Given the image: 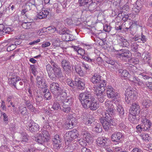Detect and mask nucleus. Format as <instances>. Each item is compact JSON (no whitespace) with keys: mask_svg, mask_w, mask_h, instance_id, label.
<instances>
[{"mask_svg":"<svg viewBox=\"0 0 152 152\" xmlns=\"http://www.w3.org/2000/svg\"><path fill=\"white\" fill-rule=\"evenodd\" d=\"M124 137L123 134L121 133L118 132H115L111 136L112 141L117 143L121 142Z\"/></svg>","mask_w":152,"mask_h":152,"instance_id":"dca6fc26","label":"nucleus"},{"mask_svg":"<svg viewBox=\"0 0 152 152\" xmlns=\"http://www.w3.org/2000/svg\"><path fill=\"white\" fill-rule=\"evenodd\" d=\"M34 86L33 85H31L29 87L28 89V92L29 94V96L30 97H32L33 96L32 94L35 90Z\"/></svg>","mask_w":152,"mask_h":152,"instance_id":"864d4df0","label":"nucleus"},{"mask_svg":"<svg viewBox=\"0 0 152 152\" xmlns=\"http://www.w3.org/2000/svg\"><path fill=\"white\" fill-rule=\"evenodd\" d=\"M66 132L64 135V139L65 144L67 145H69L74 139L77 137V133L76 130Z\"/></svg>","mask_w":152,"mask_h":152,"instance_id":"0eeeda50","label":"nucleus"},{"mask_svg":"<svg viewBox=\"0 0 152 152\" xmlns=\"http://www.w3.org/2000/svg\"><path fill=\"white\" fill-rule=\"evenodd\" d=\"M60 34H62L63 36L67 33L66 28H63L60 30L58 32Z\"/></svg>","mask_w":152,"mask_h":152,"instance_id":"69168bd1","label":"nucleus"},{"mask_svg":"<svg viewBox=\"0 0 152 152\" xmlns=\"http://www.w3.org/2000/svg\"><path fill=\"white\" fill-rule=\"evenodd\" d=\"M138 45L136 42L132 43L131 45L130 48L132 51L136 52L138 51Z\"/></svg>","mask_w":152,"mask_h":152,"instance_id":"09e8293b","label":"nucleus"},{"mask_svg":"<svg viewBox=\"0 0 152 152\" xmlns=\"http://www.w3.org/2000/svg\"><path fill=\"white\" fill-rule=\"evenodd\" d=\"M111 29V27L107 25H105L104 26V30L105 32H109Z\"/></svg>","mask_w":152,"mask_h":152,"instance_id":"338daca9","label":"nucleus"},{"mask_svg":"<svg viewBox=\"0 0 152 152\" xmlns=\"http://www.w3.org/2000/svg\"><path fill=\"white\" fill-rule=\"evenodd\" d=\"M62 108L59 103L57 102H54L53 106L51 108V110L54 111V110H61Z\"/></svg>","mask_w":152,"mask_h":152,"instance_id":"58836bf2","label":"nucleus"},{"mask_svg":"<svg viewBox=\"0 0 152 152\" xmlns=\"http://www.w3.org/2000/svg\"><path fill=\"white\" fill-rule=\"evenodd\" d=\"M128 119L131 123L133 124H136L138 122L139 115L138 114H132L130 113Z\"/></svg>","mask_w":152,"mask_h":152,"instance_id":"bb28decb","label":"nucleus"},{"mask_svg":"<svg viewBox=\"0 0 152 152\" xmlns=\"http://www.w3.org/2000/svg\"><path fill=\"white\" fill-rule=\"evenodd\" d=\"M82 66L85 70L86 71H89L91 67L88 64L85 63L84 62H82Z\"/></svg>","mask_w":152,"mask_h":152,"instance_id":"13d9d810","label":"nucleus"},{"mask_svg":"<svg viewBox=\"0 0 152 152\" xmlns=\"http://www.w3.org/2000/svg\"><path fill=\"white\" fill-rule=\"evenodd\" d=\"M94 99L91 93L88 91L81 93L79 95V99L84 108Z\"/></svg>","mask_w":152,"mask_h":152,"instance_id":"f03ea898","label":"nucleus"},{"mask_svg":"<svg viewBox=\"0 0 152 152\" xmlns=\"http://www.w3.org/2000/svg\"><path fill=\"white\" fill-rule=\"evenodd\" d=\"M43 92V93H45L44 96L46 100H49L51 99V94L48 89L47 88L45 89Z\"/></svg>","mask_w":152,"mask_h":152,"instance_id":"c03bdc74","label":"nucleus"},{"mask_svg":"<svg viewBox=\"0 0 152 152\" xmlns=\"http://www.w3.org/2000/svg\"><path fill=\"white\" fill-rule=\"evenodd\" d=\"M80 55L82 56V57L85 60L88 62L89 63H91L94 62L95 61L94 59H91L89 56L84 55L85 54V52L84 50L81 48H79L77 52Z\"/></svg>","mask_w":152,"mask_h":152,"instance_id":"4be33fe9","label":"nucleus"},{"mask_svg":"<svg viewBox=\"0 0 152 152\" xmlns=\"http://www.w3.org/2000/svg\"><path fill=\"white\" fill-rule=\"evenodd\" d=\"M21 26L25 29H34L35 28V24L34 22H23L22 23Z\"/></svg>","mask_w":152,"mask_h":152,"instance_id":"7c9ffc66","label":"nucleus"},{"mask_svg":"<svg viewBox=\"0 0 152 152\" xmlns=\"http://www.w3.org/2000/svg\"><path fill=\"white\" fill-rule=\"evenodd\" d=\"M98 146L101 147H106L108 145L110 140L105 137H100L98 138L96 141Z\"/></svg>","mask_w":152,"mask_h":152,"instance_id":"a211bd4d","label":"nucleus"},{"mask_svg":"<svg viewBox=\"0 0 152 152\" xmlns=\"http://www.w3.org/2000/svg\"><path fill=\"white\" fill-rule=\"evenodd\" d=\"M95 60V61H94V62H92V63L91 64H92L94 65V64H96V62L98 64H99L100 63L102 62V58L100 57H99L96 58V59H95V58H94Z\"/></svg>","mask_w":152,"mask_h":152,"instance_id":"e2e57ef3","label":"nucleus"},{"mask_svg":"<svg viewBox=\"0 0 152 152\" xmlns=\"http://www.w3.org/2000/svg\"><path fill=\"white\" fill-rule=\"evenodd\" d=\"M46 29H47V30L46 31H51L50 32H51L55 31L56 29V28L53 26H49L46 28Z\"/></svg>","mask_w":152,"mask_h":152,"instance_id":"0e129e2a","label":"nucleus"},{"mask_svg":"<svg viewBox=\"0 0 152 152\" xmlns=\"http://www.w3.org/2000/svg\"><path fill=\"white\" fill-rule=\"evenodd\" d=\"M81 128L82 129L81 134L83 136V140L86 141L87 142V143H89L92 139V135L91 134L89 133L87 131H84L83 129L84 128L86 129L85 127H82Z\"/></svg>","mask_w":152,"mask_h":152,"instance_id":"412c9836","label":"nucleus"},{"mask_svg":"<svg viewBox=\"0 0 152 152\" xmlns=\"http://www.w3.org/2000/svg\"><path fill=\"white\" fill-rule=\"evenodd\" d=\"M24 102L28 109L32 110H34L33 105L31 103L29 99L26 98L24 100Z\"/></svg>","mask_w":152,"mask_h":152,"instance_id":"ea45409f","label":"nucleus"},{"mask_svg":"<svg viewBox=\"0 0 152 152\" xmlns=\"http://www.w3.org/2000/svg\"><path fill=\"white\" fill-rule=\"evenodd\" d=\"M103 86H101L100 88L95 86L94 90L95 91L97 97L99 101L101 103H102L104 100L103 93L106 89V85L103 84Z\"/></svg>","mask_w":152,"mask_h":152,"instance_id":"1a4fd4ad","label":"nucleus"},{"mask_svg":"<svg viewBox=\"0 0 152 152\" xmlns=\"http://www.w3.org/2000/svg\"><path fill=\"white\" fill-rule=\"evenodd\" d=\"M50 89L51 92L54 94L55 96L58 94L60 93L61 91H63V87L61 84L53 82L50 86Z\"/></svg>","mask_w":152,"mask_h":152,"instance_id":"9d476101","label":"nucleus"},{"mask_svg":"<svg viewBox=\"0 0 152 152\" xmlns=\"http://www.w3.org/2000/svg\"><path fill=\"white\" fill-rule=\"evenodd\" d=\"M46 67L49 77L53 81H56L61 77L62 71L59 66L54 65L53 67H52L50 64H48Z\"/></svg>","mask_w":152,"mask_h":152,"instance_id":"f257e3e1","label":"nucleus"},{"mask_svg":"<svg viewBox=\"0 0 152 152\" xmlns=\"http://www.w3.org/2000/svg\"><path fill=\"white\" fill-rule=\"evenodd\" d=\"M95 126L93 128V131L96 133H99L101 132L102 130V126L99 123H97L96 122V124H93Z\"/></svg>","mask_w":152,"mask_h":152,"instance_id":"4c0bfd02","label":"nucleus"},{"mask_svg":"<svg viewBox=\"0 0 152 152\" xmlns=\"http://www.w3.org/2000/svg\"><path fill=\"white\" fill-rule=\"evenodd\" d=\"M142 139L145 141H148L150 139L151 137L147 133H145L141 135Z\"/></svg>","mask_w":152,"mask_h":152,"instance_id":"5fc2aeb1","label":"nucleus"},{"mask_svg":"<svg viewBox=\"0 0 152 152\" xmlns=\"http://www.w3.org/2000/svg\"><path fill=\"white\" fill-rule=\"evenodd\" d=\"M75 81L76 84V86L80 89H83L85 87V83L81 80V79L77 77H75Z\"/></svg>","mask_w":152,"mask_h":152,"instance_id":"2f4dec72","label":"nucleus"},{"mask_svg":"<svg viewBox=\"0 0 152 152\" xmlns=\"http://www.w3.org/2000/svg\"><path fill=\"white\" fill-rule=\"evenodd\" d=\"M50 134L47 131L42 130L39 133L38 136L36 137L35 140L39 144H42L48 141L49 139Z\"/></svg>","mask_w":152,"mask_h":152,"instance_id":"39448f33","label":"nucleus"},{"mask_svg":"<svg viewBox=\"0 0 152 152\" xmlns=\"http://www.w3.org/2000/svg\"><path fill=\"white\" fill-rule=\"evenodd\" d=\"M117 107V112H118L121 118L122 119H124L125 118L124 109L122 106L120 104L118 105Z\"/></svg>","mask_w":152,"mask_h":152,"instance_id":"c9c22d12","label":"nucleus"},{"mask_svg":"<svg viewBox=\"0 0 152 152\" xmlns=\"http://www.w3.org/2000/svg\"><path fill=\"white\" fill-rule=\"evenodd\" d=\"M83 123L86 125L93 126V124H96V121H93L91 118H88L86 117H82Z\"/></svg>","mask_w":152,"mask_h":152,"instance_id":"c756f323","label":"nucleus"},{"mask_svg":"<svg viewBox=\"0 0 152 152\" xmlns=\"http://www.w3.org/2000/svg\"><path fill=\"white\" fill-rule=\"evenodd\" d=\"M118 72L122 77L125 78L129 74L128 72L126 70H123L122 69H119L118 70Z\"/></svg>","mask_w":152,"mask_h":152,"instance_id":"a19ab883","label":"nucleus"},{"mask_svg":"<svg viewBox=\"0 0 152 152\" xmlns=\"http://www.w3.org/2000/svg\"><path fill=\"white\" fill-rule=\"evenodd\" d=\"M66 82L68 85L72 88H74L76 86V81L72 80L70 78H68L66 80Z\"/></svg>","mask_w":152,"mask_h":152,"instance_id":"79ce46f5","label":"nucleus"},{"mask_svg":"<svg viewBox=\"0 0 152 152\" xmlns=\"http://www.w3.org/2000/svg\"><path fill=\"white\" fill-rule=\"evenodd\" d=\"M73 98L69 96H67L66 99L63 102L61 105V111L68 113L70 112L71 109L70 106L72 104Z\"/></svg>","mask_w":152,"mask_h":152,"instance_id":"6e6552de","label":"nucleus"},{"mask_svg":"<svg viewBox=\"0 0 152 152\" xmlns=\"http://www.w3.org/2000/svg\"><path fill=\"white\" fill-rule=\"evenodd\" d=\"M132 105L131 107V110H130V113L132 114H139L140 112V108L139 104L137 102H135L134 103H131Z\"/></svg>","mask_w":152,"mask_h":152,"instance_id":"a878e982","label":"nucleus"},{"mask_svg":"<svg viewBox=\"0 0 152 152\" xmlns=\"http://www.w3.org/2000/svg\"><path fill=\"white\" fill-rule=\"evenodd\" d=\"M113 103L112 101H107L105 102L106 111L103 113V116L105 118L109 119L110 118V115H112L114 113L115 108Z\"/></svg>","mask_w":152,"mask_h":152,"instance_id":"7ed1b4c3","label":"nucleus"},{"mask_svg":"<svg viewBox=\"0 0 152 152\" xmlns=\"http://www.w3.org/2000/svg\"><path fill=\"white\" fill-rule=\"evenodd\" d=\"M121 43L124 47H128L129 45V43L126 39H125Z\"/></svg>","mask_w":152,"mask_h":152,"instance_id":"680f3d73","label":"nucleus"},{"mask_svg":"<svg viewBox=\"0 0 152 152\" xmlns=\"http://www.w3.org/2000/svg\"><path fill=\"white\" fill-rule=\"evenodd\" d=\"M70 64L69 61L66 59H63L61 60L62 66L66 73V75H67V76H69L71 75V70Z\"/></svg>","mask_w":152,"mask_h":152,"instance_id":"9b49d317","label":"nucleus"},{"mask_svg":"<svg viewBox=\"0 0 152 152\" xmlns=\"http://www.w3.org/2000/svg\"><path fill=\"white\" fill-rule=\"evenodd\" d=\"M26 129L31 132L37 131L39 129V125L34 122H28L26 124Z\"/></svg>","mask_w":152,"mask_h":152,"instance_id":"2eb2a0df","label":"nucleus"},{"mask_svg":"<svg viewBox=\"0 0 152 152\" xmlns=\"http://www.w3.org/2000/svg\"><path fill=\"white\" fill-rule=\"evenodd\" d=\"M139 62V59L136 58H132L129 60V62L131 66L128 67V68L130 70L131 72H133V70L136 69V67L133 65L138 64Z\"/></svg>","mask_w":152,"mask_h":152,"instance_id":"393cba45","label":"nucleus"},{"mask_svg":"<svg viewBox=\"0 0 152 152\" xmlns=\"http://www.w3.org/2000/svg\"><path fill=\"white\" fill-rule=\"evenodd\" d=\"M112 115H110V118L109 119L106 118L108 121L109 120L110 124V126H115L117 124V121L114 118H112Z\"/></svg>","mask_w":152,"mask_h":152,"instance_id":"3c124183","label":"nucleus"},{"mask_svg":"<svg viewBox=\"0 0 152 152\" xmlns=\"http://www.w3.org/2000/svg\"><path fill=\"white\" fill-rule=\"evenodd\" d=\"M20 113L22 115H27L28 112L27 111V110L26 107H23L22 108L20 109Z\"/></svg>","mask_w":152,"mask_h":152,"instance_id":"bf43d9fd","label":"nucleus"},{"mask_svg":"<svg viewBox=\"0 0 152 152\" xmlns=\"http://www.w3.org/2000/svg\"><path fill=\"white\" fill-rule=\"evenodd\" d=\"M119 53L117 54V56L121 59L124 58H129L132 56V53L130 51L127 50H121Z\"/></svg>","mask_w":152,"mask_h":152,"instance_id":"6ab92c4d","label":"nucleus"},{"mask_svg":"<svg viewBox=\"0 0 152 152\" xmlns=\"http://www.w3.org/2000/svg\"><path fill=\"white\" fill-rule=\"evenodd\" d=\"M142 124L141 123L140 125H138L136 126V129L137 131L139 132H141L142 131H144V129L142 128Z\"/></svg>","mask_w":152,"mask_h":152,"instance_id":"774afa93","label":"nucleus"},{"mask_svg":"<svg viewBox=\"0 0 152 152\" xmlns=\"http://www.w3.org/2000/svg\"><path fill=\"white\" fill-rule=\"evenodd\" d=\"M2 116L3 120L5 122V123L7 124L8 119V117L7 114L5 113L2 112Z\"/></svg>","mask_w":152,"mask_h":152,"instance_id":"052dcab7","label":"nucleus"},{"mask_svg":"<svg viewBox=\"0 0 152 152\" xmlns=\"http://www.w3.org/2000/svg\"><path fill=\"white\" fill-rule=\"evenodd\" d=\"M114 35H116V37L118 41L119 42H121V43L125 39L122 35L115 34Z\"/></svg>","mask_w":152,"mask_h":152,"instance_id":"4d7b16f0","label":"nucleus"},{"mask_svg":"<svg viewBox=\"0 0 152 152\" xmlns=\"http://www.w3.org/2000/svg\"><path fill=\"white\" fill-rule=\"evenodd\" d=\"M53 45L56 47H59L61 44L62 41L60 40L58 38L52 40Z\"/></svg>","mask_w":152,"mask_h":152,"instance_id":"49530a36","label":"nucleus"},{"mask_svg":"<svg viewBox=\"0 0 152 152\" xmlns=\"http://www.w3.org/2000/svg\"><path fill=\"white\" fill-rule=\"evenodd\" d=\"M100 121L103 126L104 129L105 130H108L110 126L109 120L108 121L105 118H102L100 119Z\"/></svg>","mask_w":152,"mask_h":152,"instance_id":"473e14b6","label":"nucleus"},{"mask_svg":"<svg viewBox=\"0 0 152 152\" xmlns=\"http://www.w3.org/2000/svg\"><path fill=\"white\" fill-rule=\"evenodd\" d=\"M142 104L143 106H145L146 107H149L151 104V101L150 100L148 99H145L142 100Z\"/></svg>","mask_w":152,"mask_h":152,"instance_id":"a18cd8bd","label":"nucleus"},{"mask_svg":"<svg viewBox=\"0 0 152 152\" xmlns=\"http://www.w3.org/2000/svg\"><path fill=\"white\" fill-rule=\"evenodd\" d=\"M37 86L40 88L46 89L47 84L45 79L41 77L37 76Z\"/></svg>","mask_w":152,"mask_h":152,"instance_id":"b1692460","label":"nucleus"},{"mask_svg":"<svg viewBox=\"0 0 152 152\" xmlns=\"http://www.w3.org/2000/svg\"><path fill=\"white\" fill-rule=\"evenodd\" d=\"M140 75L144 79H149L150 78H152V73H142Z\"/></svg>","mask_w":152,"mask_h":152,"instance_id":"8fccbe9b","label":"nucleus"},{"mask_svg":"<svg viewBox=\"0 0 152 152\" xmlns=\"http://www.w3.org/2000/svg\"><path fill=\"white\" fill-rule=\"evenodd\" d=\"M99 104L96 102L95 99H93L91 102H90L87 104L84 108H90L91 110H95L97 109L99 107Z\"/></svg>","mask_w":152,"mask_h":152,"instance_id":"5701e85b","label":"nucleus"},{"mask_svg":"<svg viewBox=\"0 0 152 152\" xmlns=\"http://www.w3.org/2000/svg\"><path fill=\"white\" fill-rule=\"evenodd\" d=\"M142 128L144 131H148L151 129L152 123L150 120L144 116L142 117L141 120Z\"/></svg>","mask_w":152,"mask_h":152,"instance_id":"f8f14e48","label":"nucleus"},{"mask_svg":"<svg viewBox=\"0 0 152 152\" xmlns=\"http://www.w3.org/2000/svg\"><path fill=\"white\" fill-rule=\"evenodd\" d=\"M16 83L14 86L17 89L20 90L23 88V83L22 82L18 81Z\"/></svg>","mask_w":152,"mask_h":152,"instance_id":"603ef678","label":"nucleus"},{"mask_svg":"<svg viewBox=\"0 0 152 152\" xmlns=\"http://www.w3.org/2000/svg\"><path fill=\"white\" fill-rule=\"evenodd\" d=\"M30 66L31 69V72L32 73L34 76H36L37 72V66L34 65H31Z\"/></svg>","mask_w":152,"mask_h":152,"instance_id":"6e6d98bb","label":"nucleus"},{"mask_svg":"<svg viewBox=\"0 0 152 152\" xmlns=\"http://www.w3.org/2000/svg\"><path fill=\"white\" fill-rule=\"evenodd\" d=\"M53 141L54 148L57 149H59L61 147V143L62 141V139L59 135H55L53 139Z\"/></svg>","mask_w":152,"mask_h":152,"instance_id":"aec40b11","label":"nucleus"},{"mask_svg":"<svg viewBox=\"0 0 152 152\" xmlns=\"http://www.w3.org/2000/svg\"><path fill=\"white\" fill-rule=\"evenodd\" d=\"M91 81L94 84H96L97 86L94 85L93 87V89L95 86L100 88L101 86H103V84H105L106 85V81L103 80L102 77L99 75L97 74H94L93 77L91 79Z\"/></svg>","mask_w":152,"mask_h":152,"instance_id":"423d86ee","label":"nucleus"},{"mask_svg":"<svg viewBox=\"0 0 152 152\" xmlns=\"http://www.w3.org/2000/svg\"><path fill=\"white\" fill-rule=\"evenodd\" d=\"M132 72V73H131L132 75L130 76L129 78V80L134 83L135 86L142 85L143 84L142 82L138 77L134 75L135 73L136 72H135L134 73L133 71V72Z\"/></svg>","mask_w":152,"mask_h":152,"instance_id":"f3484780","label":"nucleus"},{"mask_svg":"<svg viewBox=\"0 0 152 152\" xmlns=\"http://www.w3.org/2000/svg\"><path fill=\"white\" fill-rule=\"evenodd\" d=\"M107 94L109 98L117 99L120 96V94L117 93H115L111 86H108L107 88Z\"/></svg>","mask_w":152,"mask_h":152,"instance_id":"4468645a","label":"nucleus"},{"mask_svg":"<svg viewBox=\"0 0 152 152\" xmlns=\"http://www.w3.org/2000/svg\"><path fill=\"white\" fill-rule=\"evenodd\" d=\"M91 3V0H84L83 1V3H82V7H84L86 8L84 9L85 10H86Z\"/></svg>","mask_w":152,"mask_h":152,"instance_id":"de8ad7c7","label":"nucleus"},{"mask_svg":"<svg viewBox=\"0 0 152 152\" xmlns=\"http://www.w3.org/2000/svg\"><path fill=\"white\" fill-rule=\"evenodd\" d=\"M72 35L68 33H67L63 36H62V38L66 41H71L73 40Z\"/></svg>","mask_w":152,"mask_h":152,"instance_id":"37998d69","label":"nucleus"},{"mask_svg":"<svg viewBox=\"0 0 152 152\" xmlns=\"http://www.w3.org/2000/svg\"><path fill=\"white\" fill-rule=\"evenodd\" d=\"M51 12L50 8L42 10L37 15V17L39 19H42L46 17Z\"/></svg>","mask_w":152,"mask_h":152,"instance_id":"cd10ccee","label":"nucleus"},{"mask_svg":"<svg viewBox=\"0 0 152 152\" xmlns=\"http://www.w3.org/2000/svg\"><path fill=\"white\" fill-rule=\"evenodd\" d=\"M75 118H72L66 124V128L67 129H71L72 128L73 126L75 125Z\"/></svg>","mask_w":152,"mask_h":152,"instance_id":"e433bc0d","label":"nucleus"},{"mask_svg":"<svg viewBox=\"0 0 152 152\" xmlns=\"http://www.w3.org/2000/svg\"><path fill=\"white\" fill-rule=\"evenodd\" d=\"M20 80V78L18 76L15 75H12L10 79L9 80V83L10 85L14 86L16 84V83L18 82V81Z\"/></svg>","mask_w":152,"mask_h":152,"instance_id":"f704fd0d","label":"nucleus"},{"mask_svg":"<svg viewBox=\"0 0 152 152\" xmlns=\"http://www.w3.org/2000/svg\"><path fill=\"white\" fill-rule=\"evenodd\" d=\"M143 62L144 64L149 63L151 59V56L148 52H144L142 55Z\"/></svg>","mask_w":152,"mask_h":152,"instance_id":"72a5a7b5","label":"nucleus"},{"mask_svg":"<svg viewBox=\"0 0 152 152\" xmlns=\"http://www.w3.org/2000/svg\"><path fill=\"white\" fill-rule=\"evenodd\" d=\"M125 101L127 104H131L135 101L136 98V92L132 87L127 88L126 91Z\"/></svg>","mask_w":152,"mask_h":152,"instance_id":"20e7f679","label":"nucleus"},{"mask_svg":"<svg viewBox=\"0 0 152 152\" xmlns=\"http://www.w3.org/2000/svg\"><path fill=\"white\" fill-rule=\"evenodd\" d=\"M37 6L35 1L27 3L25 4L24 9L22 10L21 14L24 15L26 12L31 10H35Z\"/></svg>","mask_w":152,"mask_h":152,"instance_id":"ddd939ff","label":"nucleus"},{"mask_svg":"<svg viewBox=\"0 0 152 152\" xmlns=\"http://www.w3.org/2000/svg\"><path fill=\"white\" fill-rule=\"evenodd\" d=\"M60 94H58L55 96L57 99L56 100L59 101H60V102L63 103L64 100L66 99V94L65 92L64 89L63 91H61Z\"/></svg>","mask_w":152,"mask_h":152,"instance_id":"c85d7f7f","label":"nucleus"}]
</instances>
